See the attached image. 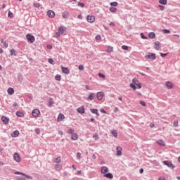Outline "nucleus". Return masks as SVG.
<instances>
[{"label":"nucleus","mask_w":180,"mask_h":180,"mask_svg":"<svg viewBox=\"0 0 180 180\" xmlns=\"http://www.w3.org/2000/svg\"><path fill=\"white\" fill-rule=\"evenodd\" d=\"M15 175H21V176H17L16 179L17 180H26L27 179H33V177L25 174V173H22L20 172H15Z\"/></svg>","instance_id":"f257e3e1"},{"label":"nucleus","mask_w":180,"mask_h":180,"mask_svg":"<svg viewBox=\"0 0 180 180\" xmlns=\"http://www.w3.org/2000/svg\"><path fill=\"white\" fill-rule=\"evenodd\" d=\"M64 32H65V27H59L58 32H56V37H60V34H63Z\"/></svg>","instance_id":"f03ea898"},{"label":"nucleus","mask_w":180,"mask_h":180,"mask_svg":"<svg viewBox=\"0 0 180 180\" xmlns=\"http://www.w3.org/2000/svg\"><path fill=\"white\" fill-rule=\"evenodd\" d=\"M26 38L30 43H34V41H36V38H34V36L30 34H27L26 35Z\"/></svg>","instance_id":"7ed1b4c3"},{"label":"nucleus","mask_w":180,"mask_h":180,"mask_svg":"<svg viewBox=\"0 0 180 180\" xmlns=\"http://www.w3.org/2000/svg\"><path fill=\"white\" fill-rule=\"evenodd\" d=\"M96 96L98 101H102V99L105 96V93L103 91H99L96 94Z\"/></svg>","instance_id":"20e7f679"},{"label":"nucleus","mask_w":180,"mask_h":180,"mask_svg":"<svg viewBox=\"0 0 180 180\" xmlns=\"http://www.w3.org/2000/svg\"><path fill=\"white\" fill-rule=\"evenodd\" d=\"M86 19L89 23H94V22H95V16L92 15H88Z\"/></svg>","instance_id":"39448f33"},{"label":"nucleus","mask_w":180,"mask_h":180,"mask_svg":"<svg viewBox=\"0 0 180 180\" xmlns=\"http://www.w3.org/2000/svg\"><path fill=\"white\" fill-rule=\"evenodd\" d=\"M39 115H40V110H39L38 109H34L32 110L33 117H39Z\"/></svg>","instance_id":"423d86ee"},{"label":"nucleus","mask_w":180,"mask_h":180,"mask_svg":"<svg viewBox=\"0 0 180 180\" xmlns=\"http://www.w3.org/2000/svg\"><path fill=\"white\" fill-rule=\"evenodd\" d=\"M13 160L16 161V162H19L21 160L20 155H19V153H15L13 155Z\"/></svg>","instance_id":"0eeeda50"},{"label":"nucleus","mask_w":180,"mask_h":180,"mask_svg":"<svg viewBox=\"0 0 180 180\" xmlns=\"http://www.w3.org/2000/svg\"><path fill=\"white\" fill-rule=\"evenodd\" d=\"M47 16H49V18H54L56 16V13H54V11L49 10L47 11L46 13Z\"/></svg>","instance_id":"6e6552de"},{"label":"nucleus","mask_w":180,"mask_h":180,"mask_svg":"<svg viewBox=\"0 0 180 180\" xmlns=\"http://www.w3.org/2000/svg\"><path fill=\"white\" fill-rule=\"evenodd\" d=\"M163 164L165 165H167V167H169V168H172V169L175 168V166L174 165H172V162H171L164 161Z\"/></svg>","instance_id":"1a4fd4ad"},{"label":"nucleus","mask_w":180,"mask_h":180,"mask_svg":"<svg viewBox=\"0 0 180 180\" xmlns=\"http://www.w3.org/2000/svg\"><path fill=\"white\" fill-rule=\"evenodd\" d=\"M109 172V169L106 166H103L101 167V174L105 175V174H108Z\"/></svg>","instance_id":"9d476101"},{"label":"nucleus","mask_w":180,"mask_h":180,"mask_svg":"<svg viewBox=\"0 0 180 180\" xmlns=\"http://www.w3.org/2000/svg\"><path fill=\"white\" fill-rule=\"evenodd\" d=\"M146 58H150V60H155L157 56H155V53H150L149 55H146Z\"/></svg>","instance_id":"9b49d317"},{"label":"nucleus","mask_w":180,"mask_h":180,"mask_svg":"<svg viewBox=\"0 0 180 180\" xmlns=\"http://www.w3.org/2000/svg\"><path fill=\"white\" fill-rule=\"evenodd\" d=\"M61 70L63 74H66V75L70 74V69H68V68L61 66Z\"/></svg>","instance_id":"f8f14e48"},{"label":"nucleus","mask_w":180,"mask_h":180,"mask_svg":"<svg viewBox=\"0 0 180 180\" xmlns=\"http://www.w3.org/2000/svg\"><path fill=\"white\" fill-rule=\"evenodd\" d=\"M77 111L78 112V113L82 115L85 113V108H84V106H81L77 109Z\"/></svg>","instance_id":"ddd939ff"},{"label":"nucleus","mask_w":180,"mask_h":180,"mask_svg":"<svg viewBox=\"0 0 180 180\" xmlns=\"http://www.w3.org/2000/svg\"><path fill=\"white\" fill-rule=\"evenodd\" d=\"M1 120L4 124H8L9 123V118L6 116L1 117Z\"/></svg>","instance_id":"4468645a"},{"label":"nucleus","mask_w":180,"mask_h":180,"mask_svg":"<svg viewBox=\"0 0 180 180\" xmlns=\"http://www.w3.org/2000/svg\"><path fill=\"white\" fill-rule=\"evenodd\" d=\"M123 149L122 148V147L120 146H117V148H116V150H117V155L119 157L120 155H122V150Z\"/></svg>","instance_id":"2eb2a0df"},{"label":"nucleus","mask_w":180,"mask_h":180,"mask_svg":"<svg viewBox=\"0 0 180 180\" xmlns=\"http://www.w3.org/2000/svg\"><path fill=\"white\" fill-rule=\"evenodd\" d=\"M65 119V117L63 115V113H60L58 116V122H63Z\"/></svg>","instance_id":"dca6fc26"},{"label":"nucleus","mask_w":180,"mask_h":180,"mask_svg":"<svg viewBox=\"0 0 180 180\" xmlns=\"http://www.w3.org/2000/svg\"><path fill=\"white\" fill-rule=\"evenodd\" d=\"M166 86L168 88V89H172V87L174 86V84L171 82H166Z\"/></svg>","instance_id":"f3484780"},{"label":"nucleus","mask_w":180,"mask_h":180,"mask_svg":"<svg viewBox=\"0 0 180 180\" xmlns=\"http://www.w3.org/2000/svg\"><path fill=\"white\" fill-rule=\"evenodd\" d=\"M71 140H72L73 141H76V140H78V134H77L76 133L72 134L71 135Z\"/></svg>","instance_id":"a211bd4d"},{"label":"nucleus","mask_w":180,"mask_h":180,"mask_svg":"<svg viewBox=\"0 0 180 180\" xmlns=\"http://www.w3.org/2000/svg\"><path fill=\"white\" fill-rule=\"evenodd\" d=\"M94 98H95V94L90 93L89 94V96H88L87 99H88V101H94Z\"/></svg>","instance_id":"6ab92c4d"},{"label":"nucleus","mask_w":180,"mask_h":180,"mask_svg":"<svg viewBox=\"0 0 180 180\" xmlns=\"http://www.w3.org/2000/svg\"><path fill=\"white\" fill-rule=\"evenodd\" d=\"M7 92L8 95H13V94H15V90L13 89V88L10 87L8 89Z\"/></svg>","instance_id":"aec40b11"},{"label":"nucleus","mask_w":180,"mask_h":180,"mask_svg":"<svg viewBox=\"0 0 180 180\" xmlns=\"http://www.w3.org/2000/svg\"><path fill=\"white\" fill-rule=\"evenodd\" d=\"M157 143L159 146H161L162 147H164V146H165V142L161 139L158 140Z\"/></svg>","instance_id":"412c9836"},{"label":"nucleus","mask_w":180,"mask_h":180,"mask_svg":"<svg viewBox=\"0 0 180 180\" xmlns=\"http://www.w3.org/2000/svg\"><path fill=\"white\" fill-rule=\"evenodd\" d=\"M55 169L56 171H61V169H63V165H58V164L56 165H55Z\"/></svg>","instance_id":"4be33fe9"},{"label":"nucleus","mask_w":180,"mask_h":180,"mask_svg":"<svg viewBox=\"0 0 180 180\" xmlns=\"http://www.w3.org/2000/svg\"><path fill=\"white\" fill-rule=\"evenodd\" d=\"M155 50H160L161 49L160 41L155 42Z\"/></svg>","instance_id":"5701e85b"},{"label":"nucleus","mask_w":180,"mask_h":180,"mask_svg":"<svg viewBox=\"0 0 180 180\" xmlns=\"http://www.w3.org/2000/svg\"><path fill=\"white\" fill-rule=\"evenodd\" d=\"M19 136V131L15 130L11 134V137H18Z\"/></svg>","instance_id":"b1692460"},{"label":"nucleus","mask_w":180,"mask_h":180,"mask_svg":"<svg viewBox=\"0 0 180 180\" xmlns=\"http://www.w3.org/2000/svg\"><path fill=\"white\" fill-rule=\"evenodd\" d=\"M105 178H108L109 179H112L113 178V174L112 173H107L104 175Z\"/></svg>","instance_id":"393cba45"},{"label":"nucleus","mask_w":180,"mask_h":180,"mask_svg":"<svg viewBox=\"0 0 180 180\" xmlns=\"http://www.w3.org/2000/svg\"><path fill=\"white\" fill-rule=\"evenodd\" d=\"M1 43H2L3 47H4L5 49H8V43H6V41H5L4 39H1Z\"/></svg>","instance_id":"a878e982"},{"label":"nucleus","mask_w":180,"mask_h":180,"mask_svg":"<svg viewBox=\"0 0 180 180\" xmlns=\"http://www.w3.org/2000/svg\"><path fill=\"white\" fill-rule=\"evenodd\" d=\"M91 113L96 115V116H99V112H98V109H91Z\"/></svg>","instance_id":"bb28decb"},{"label":"nucleus","mask_w":180,"mask_h":180,"mask_svg":"<svg viewBox=\"0 0 180 180\" xmlns=\"http://www.w3.org/2000/svg\"><path fill=\"white\" fill-rule=\"evenodd\" d=\"M148 37H149L150 39H155V33H154V32H150V33L148 34Z\"/></svg>","instance_id":"cd10ccee"},{"label":"nucleus","mask_w":180,"mask_h":180,"mask_svg":"<svg viewBox=\"0 0 180 180\" xmlns=\"http://www.w3.org/2000/svg\"><path fill=\"white\" fill-rule=\"evenodd\" d=\"M53 104H54V101H53V98H50L49 102V107L51 108V106H53Z\"/></svg>","instance_id":"c85d7f7f"},{"label":"nucleus","mask_w":180,"mask_h":180,"mask_svg":"<svg viewBox=\"0 0 180 180\" xmlns=\"http://www.w3.org/2000/svg\"><path fill=\"white\" fill-rule=\"evenodd\" d=\"M116 11H117V8L113 7V6H111L110 8V12H112V13H115V12H116Z\"/></svg>","instance_id":"c756f323"},{"label":"nucleus","mask_w":180,"mask_h":180,"mask_svg":"<svg viewBox=\"0 0 180 180\" xmlns=\"http://www.w3.org/2000/svg\"><path fill=\"white\" fill-rule=\"evenodd\" d=\"M112 51H113V47L108 46V48H107V53H112Z\"/></svg>","instance_id":"7c9ffc66"},{"label":"nucleus","mask_w":180,"mask_h":180,"mask_svg":"<svg viewBox=\"0 0 180 180\" xmlns=\"http://www.w3.org/2000/svg\"><path fill=\"white\" fill-rule=\"evenodd\" d=\"M61 161V157H58L55 159L54 162H56V164H58V162H60Z\"/></svg>","instance_id":"2f4dec72"},{"label":"nucleus","mask_w":180,"mask_h":180,"mask_svg":"<svg viewBox=\"0 0 180 180\" xmlns=\"http://www.w3.org/2000/svg\"><path fill=\"white\" fill-rule=\"evenodd\" d=\"M62 16L63 18H64L65 19H67V18H68V12H64L62 13Z\"/></svg>","instance_id":"473e14b6"},{"label":"nucleus","mask_w":180,"mask_h":180,"mask_svg":"<svg viewBox=\"0 0 180 180\" xmlns=\"http://www.w3.org/2000/svg\"><path fill=\"white\" fill-rule=\"evenodd\" d=\"M132 84H134V85L139 84V79H137V78H134L132 79Z\"/></svg>","instance_id":"72a5a7b5"},{"label":"nucleus","mask_w":180,"mask_h":180,"mask_svg":"<svg viewBox=\"0 0 180 180\" xmlns=\"http://www.w3.org/2000/svg\"><path fill=\"white\" fill-rule=\"evenodd\" d=\"M55 79L56 81H61V75H56V77H55Z\"/></svg>","instance_id":"f704fd0d"},{"label":"nucleus","mask_w":180,"mask_h":180,"mask_svg":"<svg viewBox=\"0 0 180 180\" xmlns=\"http://www.w3.org/2000/svg\"><path fill=\"white\" fill-rule=\"evenodd\" d=\"M16 115H17L18 117H23V116H24L23 112H16Z\"/></svg>","instance_id":"c9c22d12"},{"label":"nucleus","mask_w":180,"mask_h":180,"mask_svg":"<svg viewBox=\"0 0 180 180\" xmlns=\"http://www.w3.org/2000/svg\"><path fill=\"white\" fill-rule=\"evenodd\" d=\"M11 53V56H16V51H15V49H11L10 51Z\"/></svg>","instance_id":"e433bc0d"},{"label":"nucleus","mask_w":180,"mask_h":180,"mask_svg":"<svg viewBox=\"0 0 180 180\" xmlns=\"http://www.w3.org/2000/svg\"><path fill=\"white\" fill-rule=\"evenodd\" d=\"M167 0H160L159 4H161L162 5H167Z\"/></svg>","instance_id":"4c0bfd02"},{"label":"nucleus","mask_w":180,"mask_h":180,"mask_svg":"<svg viewBox=\"0 0 180 180\" xmlns=\"http://www.w3.org/2000/svg\"><path fill=\"white\" fill-rule=\"evenodd\" d=\"M129 86H130V88H132V89H134V91H136V85H134V83H131V84H129Z\"/></svg>","instance_id":"58836bf2"},{"label":"nucleus","mask_w":180,"mask_h":180,"mask_svg":"<svg viewBox=\"0 0 180 180\" xmlns=\"http://www.w3.org/2000/svg\"><path fill=\"white\" fill-rule=\"evenodd\" d=\"M112 134L114 136V137H117V131H116V130H112Z\"/></svg>","instance_id":"ea45409f"},{"label":"nucleus","mask_w":180,"mask_h":180,"mask_svg":"<svg viewBox=\"0 0 180 180\" xmlns=\"http://www.w3.org/2000/svg\"><path fill=\"white\" fill-rule=\"evenodd\" d=\"M74 129H70L68 131V133H69V134H74Z\"/></svg>","instance_id":"a19ab883"},{"label":"nucleus","mask_w":180,"mask_h":180,"mask_svg":"<svg viewBox=\"0 0 180 180\" xmlns=\"http://www.w3.org/2000/svg\"><path fill=\"white\" fill-rule=\"evenodd\" d=\"M141 39H143L144 40H147V39H148L147 37H146L144 35L143 33H141Z\"/></svg>","instance_id":"79ce46f5"},{"label":"nucleus","mask_w":180,"mask_h":180,"mask_svg":"<svg viewBox=\"0 0 180 180\" xmlns=\"http://www.w3.org/2000/svg\"><path fill=\"white\" fill-rule=\"evenodd\" d=\"M111 6H117L118 4L116 1L110 3Z\"/></svg>","instance_id":"37998d69"},{"label":"nucleus","mask_w":180,"mask_h":180,"mask_svg":"<svg viewBox=\"0 0 180 180\" xmlns=\"http://www.w3.org/2000/svg\"><path fill=\"white\" fill-rule=\"evenodd\" d=\"M174 127H178V120H175L174 122Z\"/></svg>","instance_id":"c03bdc74"},{"label":"nucleus","mask_w":180,"mask_h":180,"mask_svg":"<svg viewBox=\"0 0 180 180\" xmlns=\"http://www.w3.org/2000/svg\"><path fill=\"white\" fill-rule=\"evenodd\" d=\"M79 70H80V71H84V68L83 65H79Z\"/></svg>","instance_id":"a18cd8bd"},{"label":"nucleus","mask_w":180,"mask_h":180,"mask_svg":"<svg viewBox=\"0 0 180 180\" xmlns=\"http://www.w3.org/2000/svg\"><path fill=\"white\" fill-rule=\"evenodd\" d=\"M122 50H129V46L124 45L122 46Z\"/></svg>","instance_id":"49530a36"},{"label":"nucleus","mask_w":180,"mask_h":180,"mask_svg":"<svg viewBox=\"0 0 180 180\" xmlns=\"http://www.w3.org/2000/svg\"><path fill=\"white\" fill-rule=\"evenodd\" d=\"M93 139H94L95 140H98V139H99V136H98V134H95L93 136Z\"/></svg>","instance_id":"de8ad7c7"},{"label":"nucleus","mask_w":180,"mask_h":180,"mask_svg":"<svg viewBox=\"0 0 180 180\" xmlns=\"http://www.w3.org/2000/svg\"><path fill=\"white\" fill-rule=\"evenodd\" d=\"M8 18H13V13H12L11 11H8Z\"/></svg>","instance_id":"09e8293b"},{"label":"nucleus","mask_w":180,"mask_h":180,"mask_svg":"<svg viewBox=\"0 0 180 180\" xmlns=\"http://www.w3.org/2000/svg\"><path fill=\"white\" fill-rule=\"evenodd\" d=\"M77 160H81V153L78 152L77 153Z\"/></svg>","instance_id":"8fccbe9b"},{"label":"nucleus","mask_w":180,"mask_h":180,"mask_svg":"<svg viewBox=\"0 0 180 180\" xmlns=\"http://www.w3.org/2000/svg\"><path fill=\"white\" fill-rule=\"evenodd\" d=\"M162 32L165 34H169V33H171V31H169V30H163Z\"/></svg>","instance_id":"3c124183"},{"label":"nucleus","mask_w":180,"mask_h":180,"mask_svg":"<svg viewBox=\"0 0 180 180\" xmlns=\"http://www.w3.org/2000/svg\"><path fill=\"white\" fill-rule=\"evenodd\" d=\"M78 6H80V8H84V6H85V4H83V3H78Z\"/></svg>","instance_id":"603ef678"},{"label":"nucleus","mask_w":180,"mask_h":180,"mask_svg":"<svg viewBox=\"0 0 180 180\" xmlns=\"http://www.w3.org/2000/svg\"><path fill=\"white\" fill-rule=\"evenodd\" d=\"M98 76L100 77V78H103V79H105V75H103V74H102V73H99V74H98Z\"/></svg>","instance_id":"864d4df0"},{"label":"nucleus","mask_w":180,"mask_h":180,"mask_svg":"<svg viewBox=\"0 0 180 180\" xmlns=\"http://www.w3.org/2000/svg\"><path fill=\"white\" fill-rule=\"evenodd\" d=\"M34 6L35 8H40V4H39V3H35V4H34Z\"/></svg>","instance_id":"5fc2aeb1"},{"label":"nucleus","mask_w":180,"mask_h":180,"mask_svg":"<svg viewBox=\"0 0 180 180\" xmlns=\"http://www.w3.org/2000/svg\"><path fill=\"white\" fill-rule=\"evenodd\" d=\"M48 61L49 64H53V63H54V60H53V58H49Z\"/></svg>","instance_id":"6e6d98bb"},{"label":"nucleus","mask_w":180,"mask_h":180,"mask_svg":"<svg viewBox=\"0 0 180 180\" xmlns=\"http://www.w3.org/2000/svg\"><path fill=\"white\" fill-rule=\"evenodd\" d=\"M101 39H102V37H101L100 34H98V35H97V36L96 37V40H101Z\"/></svg>","instance_id":"4d7b16f0"},{"label":"nucleus","mask_w":180,"mask_h":180,"mask_svg":"<svg viewBox=\"0 0 180 180\" xmlns=\"http://www.w3.org/2000/svg\"><path fill=\"white\" fill-rule=\"evenodd\" d=\"M135 85H136L138 86L139 89H141V83L138 82L137 84H135Z\"/></svg>","instance_id":"13d9d810"},{"label":"nucleus","mask_w":180,"mask_h":180,"mask_svg":"<svg viewBox=\"0 0 180 180\" xmlns=\"http://www.w3.org/2000/svg\"><path fill=\"white\" fill-rule=\"evenodd\" d=\"M35 133H37V134H40V129L37 128V129H35Z\"/></svg>","instance_id":"bf43d9fd"},{"label":"nucleus","mask_w":180,"mask_h":180,"mask_svg":"<svg viewBox=\"0 0 180 180\" xmlns=\"http://www.w3.org/2000/svg\"><path fill=\"white\" fill-rule=\"evenodd\" d=\"M158 6L160 8V11H164V9H165V6H164L159 5Z\"/></svg>","instance_id":"052dcab7"},{"label":"nucleus","mask_w":180,"mask_h":180,"mask_svg":"<svg viewBox=\"0 0 180 180\" xmlns=\"http://www.w3.org/2000/svg\"><path fill=\"white\" fill-rule=\"evenodd\" d=\"M160 56H161V57H167V56H168V53H160Z\"/></svg>","instance_id":"680f3d73"},{"label":"nucleus","mask_w":180,"mask_h":180,"mask_svg":"<svg viewBox=\"0 0 180 180\" xmlns=\"http://www.w3.org/2000/svg\"><path fill=\"white\" fill-rule=\"evenodd\" d=\"M141 105H142V106H147V105L146 104V103L144 101H140Z\"/></svg>","instance_id":"e2e57ef3"},{"label":"nucleus","mask_w":180,"mask_h":180,"mask_svg":"<svg viewBox=\"0 0 180 180\" xmlns=\"http://www.w3.org/2000/svg\"><path fill=\"white\" fill-rule=\"evenodd\" d=\"M58 134H60V136H63V134H64V132H63V131L60 130L58 131Z\"/></svg>","instance_id":"0e129e2a"},{"label":"nucleus","mask_w":180,"mask_h":180,"mask_svg":"<svg viewBox=\"0 0 180 180\" xmlns=\"http://www.w3.org/2000/svg\"><path fill=\"white\" fill-rule=\"evenodd\" d=\"M82 174V172L81 170L77 171V175H81Z\"/></svg>","instance_id":"69168bd1"},{"label":"nucleus","mask_w":180,"mask_h":180,"mask_svg":"<svg viewBox=\"0 0 180 180\" xmlns=\"http://www.w3.org/2000/svg\"><path fill=\"white\" fill-rule=\"evenodd\" d=\"M158 180H165V178H164V177H159Z\"/></svg>","instance_id":"338daca9"},{"label":"nucleus","mask_w":180,"mask_h":180,"mask_svg":"<svg viewBox=\"0 0 180 180\" xmlns=\"http://www.w3.org/2000/svg\"><path fill=\"white\" fill-rule=\"evenodd\" d=\"M110 26H113V27H115V22H110Z\"/></svg>","instance_id":"774afa93"}]
</instances>
